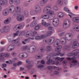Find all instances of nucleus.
Here are the masks:
<instances>
[{
	"label": "nucleus",
	"mask_w": 79,
	"mask_h": 79,
	"mask_svg": "<svg viewBox=\"0 0 79 79\" xmlns=\"http://www.w3.org/2000/svg\"><path fill=\"white\" fill-rule=\"evenodd\" d=\"M25 66L27 69H28V71L29 72L31 73V74H33V73H34V72L35 71V69H31V67H32V64H27Z\"/></svg>",
	"instance_id": "10"
},
{
	"label": "nucleus",
	"mask_w": 79,
	"mask_h": 79,
	"mask_svg": "<svg viewBox=\"0 0 79 79\" xmlns=\"http://www.w3.org/2000/svg\"><path fill=\"white\" fill-rule=\"evenodd\" d=\"M59 19L57 18L54 19L53 20V25L55 27H57L58 26Z\"/></svg>",
	"instance_id": "13"
},
{
	"label": "nucleus",
	"mask_w": 79,
	"mask_h": 79,
	"mask_svg": "<svg viewBox=\"0 0 79 79\" xmlns=\"http://www.w3.org/2000/svg\"><path fill=\"white\" fill-rule=\"evenodd\" d=\"M24 33L25 32L24 31H18L16 33L13 34L14 37H15L16 36H18V35H21V34H24Z\"/></svg>",
	"instance_id": "14"
},
{
	"label": "nucleus",
	"mask_w": 79,
	"mask_h": 79,
	"mask_svg": "<svg viewBox=\"0 0 79 79\" xmlns=\"http://www.w3.org/2000/svg\"><path fill=\"white\" fill-rule=\"evenodd\" d=\"M10 30V27L8 26L4 27L2 29L0 30L1 32H8Z\"/></svg>",
	"instance_id": "16"
},
{
	"label": "nucleus",
	"mask_w": 79,
	"mask_h": 79,
	"mask_svg": "<svg viewBox=\"0 0 79 79\" xmlns=\"http://www.w3.org/2000/svg\"><path fill=\"white\" fill-rule=\"evenodd\" d=\"M10 12L12 13H14V11H15V9H14V8H13V9H10Z\"/></svg>",
	"instance_id": "54"
},
{
	"label": "nucleus",
	"mask_w": 79,
	"mask_h": 79,
	"mask_svg": "<svg viewBox=\"0 0 79 79\" xmlns=\"http://www.w3.org/2000/svg\"><path fill=\"white\" fill-rule=\"evenodd\" d=\"M26 35L27 36V37H29V35H31L32 37H34V35H32L31 33H29V31H28L26 32Z\"/></svg>",
	"instance_id": "35"
},
{
	"label": "nucleus",
	"mask_w": 79,
	"mask_h": 79,
	"mask_svg": "<svg viewBox=\"0 0 79 79\" xmlns=\"http://www.w3.org/2000/svg\"><path fill=\"white\" fill-rule=\"evenodd\" d=\"M44 67V65H39L37 66V68H42Z\"/></svg>",
	"instance_id": "51"
},
{
	"label": "nucleus",
	"mask_w": 79,
	"mask_h": 79,
	"mask_svg": "<svg viewBox=\"0 0 79 79\" xmlns=\"http://www.w3.org/2000/svg\"><path fill=\"white\" fill-rule=\"evenodd\" d=\"M51 6H47L44 7L43 10V11H46V13L48 16H51V19H53V15H54V12L51 10Z\"/></svg>",
	"instance_id": "2"
},
{
	"label": "nucleus",
	"mask_w": 79,
	"mask_h": 79,
	"mask_svg": "<svg viewBox=\"0 0 79 79\" xmlns=\"http://www.w3.org/2000/svg\"><path fill=\"white\" fill-rule=\"evenodd\" d=\"M8 3L7 0H3L0 1V5H6Z\"/></svg>",
	"instance_id": "22"
},
{
	"label": "nucleus",
	"mask_w": 79,
	"mask_h": 79,
	"mask_svg": "<svg viewBox=\"0 0 79 79\" xmlns=\"http://www.w3.org/2000/svg\"><path fill=\"white\" fill-rule=\"evenodd\" d=\"M37 22L36 20H34L32 22L31 24V27H34L36 25H37Z\"/></svg>",
	"instance_id": "30"
},
{
	"label": "nucleus",
	"mask_w": 79,
	"mask_h": 79,
	"mask_svg": "<svg viewBox=\"0 0 79 79\" xmlns=\"http://www.w3.org/2000/svg\"><path fill=\"white\" fill-rule=\"evenodd\" d=\"M77 64V61L76 60H74L71 62V64L70 65V68L73 66H76Z\"/></svg>",
	"instance_id": "19"
},
{
	"label": "nucleus",
	"mask_w": 79,
	"mask_h": 79,
	"mask_svg": "<svg viewBox=\"0 0 79 79\" xmlns=\"http://www.w3.org/2000/svg\"><path fill=\"white\" fill-rule=\"evenodd\" d=\"M71 22L68 19L65 20L64 22L63 27L64 29H67L70 26Z\"/></svg>",
	"instance_id": "6"
},
{
	"label": "nucleus",
	"mask_w": 79,
	"mask_h": 79,
	"mask_svg": "<svg viewBox=\"0 0 79 79\" xmlns=\"http://www.w3.org/2000/svg\"><path fill=\"white\" fill-rule=\"evenodd\" d=\"M23 15L25 16L26 17L27 16H29V12L27 11H25L23 12Z\"/></svg>",
	"instance_id": "37"
},
{
	"label": "nucleus",
	"mask_w": 79,
	"mask_h": 79,
	"mask_svg": "<svg viewBox=\"0 0 79 79\" xmlns=\"http://www.w3.org/2000/svg\"><path fill=\"white\" fill-rule=\"evenodd\" d=\"M63 66H65L66 65V63H67V61L64 60L63 62Z\"/></svg>",
	"instance_id": "48"
},
{
	"label": "nucleus",
	"mask_w": 79,
	"mask_h": 79,
	"mask_svg": "<svg viewBox=\"0 0 79 79\" xmlns=\"http://www.w3.org/2000/svg\"><path fill=\"white\" fill-rule=\"evenodd\" d=\"M64 10L67 13H69V10H68V9L66 7H64Z\"/></svg>",
	"instance_id": "45"
},
{
	"label": "nucleus",
	"mask_w": 79,
	"mask_h": 79,
	"mask_svg": "<svg viewBox=\"0 0 79 79\" xmlns=\"http://www.w3.org/2000/svg\"><path fill=\"white\" fill-rule=\"evenodd\" d=\"M72 35L71 34L68 33L66 34L65 35V38H63L60 40V43L62 45H65L66 44V40L69 41L71 40L72 38Z\"/></svg>",
	"instance_id": "3"
},
{
	"label": "nucleus",
	"mask_w": 79,
	"mask_h": 79,
	"mask_svg": "<svg viewBox=\"0 0 79 79\" xmlns=\"http://www.w3.org/2000/svg\"><path fill=\"white\" fill-rule=\"evenodd\" d=\"M30 14L31 15H34L35 14V11L34 10H32Z\"/></svg>",
	"instance_id": "41"
},
{
	"label": "nucleus",
	"mask_w": 79,
	"mask_h": 79,
	"mask_svg": "<svg viewBox=\"0 0 79 79\" xmlns=\"http://www.w3.org/2000/svg\"><path fill=\"white\" fill-rule=\"evenodd\" d=\"M41 18H43V19H49V20H52V19H51L52 17L51 16H49L48 15H42L41 16Z\"/></svg>",
	"instance_id": "18"
},
{
	"label": "nucleus",
	"mask_w": 79,
	"mask_h": 79,
	"mask_svg": "<svg viewBox=\"0 0 79 79\" xmlns=\"http://www.w3.org/2000/svg\"><path fill=\"white\" fill-rule=\"evenodd\" d=\"M55 42V38H51L49 39H44L43 40V42L44 44L46 43V44H48L51 45L53 44Z\"/></svg>",
	"instance_id": "5"
},
{
	"label": "nucleus",
	"mask_w": 79,
	"mask_h": 79,
	"mask_svg": "<svg viewBox=\"0 0 79 79\" xmlns=\"http://www.w3.org/2000/svg\"><path fill=\"white\" fill-rule=\"evenodd\" d=\"M9 14V11L8 9H4L2 12V15L3 16H7Z\"/></svg>",
	"instance_id": "21"
},
{
	"label": "nucleus",
	"mask_w": 79,
	"mask_h": 79,
	"mask_svg": "<svg viewBox=\"0 0 79 79\" xmlns=\"http://www.w3.org/2000/svg\"><path fill=\"white\" fill-rule=\"evenodd\" d=\"M57 3L59 5H62L63 4V0H58L57 1Z\"/></svg>",
	"instance_id": "31"
},
{
	"label": "nucleus",
	"mask_w": 79,
	"mask_h": 79,
	"mask_svg": "<svg viewBox=\"0 0 79 79\" xmlns=\"http://www.w3.org/2000/svg\"><path fill=\"white\" fill-rule=\"evenodd\" d=\"M19 13H19L18 12H15L13 15V16L14 17H16V16H19Z\"/></svg>",
	"instance_id": "39"
},
{
	"label": "nucleus",
	"mask_w": 79,
	"mask_h": 79,
	"mask_svg": "<svg viewBox=\"0 0 79 79\" xmlns=\"http://www.w3.org/2000/svg\"><path fill=\"white\" fill-rule=\"evenodd\" d=\"M31 20L30 19H28L27 20L26 23H29L31 22Z\"/></svg>",
	"instance_id": "62"
},
{
	"label": "nucleus",
	"mask_w": 79,
	"mask_h": 79,
	"mask_svg": "<svg viewBox=\"0 0 79 79\" xmlns=\"http://www.w3.org/2000/svg\"><path fill=\"white\" fill-rule=\"evenodd\" d=\"M73 29L76 31H79V26L78 25H75L74 26Z\"/></svg>",
	"instance_id": "29"
},
{
	"label": "nucleus",
	"mask_w": 79,
	"mask_h": 79,
	"mask_svg": "<svg viewBox=\"0 0 79 79\" xmlns=\"http://www.w3.org/2000/svg\"><path fill=\"white\" fill-rule=\"evenodd\" d=\"M47 0H42L40 3L41 6H44L45 5V3H47Z\"/></svg>",
	"instance_id": "24"
},
{
	"label": "nucleus",
	"mask_w": 79,
	"mask_h": 79,
	"mask_svg": "<svg viewBox=\"0 0 79 79\" xmlns=\"http://www.w3.org/2000/svg\"><path fill=\"white\" fill-rule=\"evenodd\" d=\"M52 49V47L50 46H48L46 47V49L48 52H50Z\"/></svg>",
	"instance_id": "34"
},
{
	"label": "nucleus",
	"mask_w": 79,
	"mask_h": 79,
	"mask_svg": "<svg viewBox=\"0 0 79 79\" xmlns=\"http://www.w3.org/2000/svg\"><path fill=\"white\" fill-rule=\"evenodd\" d=\"M54 74L56 75L58 74H59V72H58V71H55L54 72Z\"/></svg>",
	"instance_id": "61"
},
{
	"label": "nucleus",
	"mask_w": 79,
	"mask_h": 79,
	"mask_svg": "<svg viewBox=\"0 0 79 79\" xmlns=\"http://www.w3.org/2000/svg\"><path fill=\"white\" fill-rule=\"evenodd\" d=\"M60 40H56L55 41L53 44V47H56L55 48V50L56 52H57V53H54L52 56L53 57L56 56H58V55H60V56H63L64 55V53L61 54V53L60 52L61 51V48H62V47H61V45L58 46Z\"/></svg>",
	"instance_id": "1"
},
{
	"label": "nucleus",
	"mask_w": 79,
	"mask_h": 79,
	"mask_svg": "<svg viewBox=\"0 0 79 79\" xmlns=\"http://www.w3.org/2000/svg\"><path fill=\"white\" fill-rule=\"evenodd\" d=\"M10 9H15V6L13 5H10L9 6Z\"/></svg>",
	"instance_id": "58"
},
{
	"label": "nucleus",
	"mask_w": 79,
	"mask_h": 79,
	"mask_svg": "<svg viewBox=\"0 0 79 79\" xmlns=\"http://www.w3.org/2000/svg\"><path fill=\"white\" fill-rule=\"evenodd\" d=\"M15 40V44H18L20 41V40L19 39Z\"/></svg>",
	"instance_id": "55"
},
{
	"label": "nucleus",
	"mask_w": 79,
	"mask_h": 79,
	"mask_svg": "<svg viewBox=\"0 0 79 79\" xmlns=\"http://www.w3.org/2000/svg\"><path fill=\"white\" fill-rule=\"evenodd\" d=\"M24 19V17L23 15H19L17 17V20L18 21H22Z\"/></svg>",
	"instance_id": "17"
},
{
	"label": "nucleus",
	"mask_w": 79,
	"mask_h": 79,
	"mask_svg": "<svg viewBox=\"0 0 79 79\" xmlns=\"http://www.w3.org/2000/svg\"><path fill=\"white\" fill-rule=\"evenodd\" d=\"M12 47H13V46L12 45H9L7 48V52H10V51H11V50H13L14 49L15 47L11 48Z\"/></svg>",
	"instance_id": "28"
},
{
	"label": "nucleus",
	"mask_w": 79,
	"mask_h": 79,
	"mask_svg": "<svg viewBox=\"0 0 79 79\" xmlns=\"http://www.w3.org/2000/svg\"><path fill=\"white\" fill-rule=\"evenodd\" d=\"M5 48L4 47L0 48V52H2L3 51H4V50H5Z\"/></svg>",
	"instance_id": "56"
},
{
	"label": "nucleus",
	"mask_w": 79,
	"mask_h": 79,
	"mask_svg": "<svg viewBox=\"0 0 79 79\" xmlns=\"http://www.w3.org/2000/svg\"><path fill=\"white\" fill-rule=\"evenodd\" d=\"M30 48H32V50H31L30 49ZM36 49V47L35 46H32L30 47V48H28L27 49V52L29 53H33L35 51V49Z\"/></svg>",
	"instance_id": "12"
},
{
	"label": "nucleus",
	"mask_w": 79,
	"mask_h": 79,
	"mask_svg": "<svg viewBox=\"0 0 79 79\" xmlns=\"http://www.w3.org/2000/svg\"><path fill=\"white\" fill-rule=\"evenodd\" d=\"M6 67V64H2V68H5Z\"/></svg>",
	"instance_id": "57"
},
{
	"label": "nucleus",
	"mask_w": 79,
	"mask_h": 79,
	"mask_svg": "<svg viewBox=\"0 0 79 79\" xmlns=\"http://www.w3.org/2000/svg\"><path fill=\"white\" fill-rule=\"evenodd\" d=\"M41 37L40 36H37L35 37V39L36 40H39V39H40Z\"/></svg>",
	"instance_id": "53"
},
{
	"label": "nucleus",
	"mask_w": 79,
	"mask_h": 79,
	"mask_svg": "<svg viewBox=\"0 0 79 79\" xmlns=\"http://www.w3.org/2000/svg\"><path fill=\"white\" fill-rule=\"evenodd\" d=\"M69 45V46H72L73 48L75 49L77 48L76 47H79V43L77 42L76 40H73L71 41Z\"/></svg>",
	"instance_id": "4"
},
{
	"label": "nucleus",
	"mask_w": 79,
	"mask_h": 79,
	"mask_svg": "<svg viewBox=\"0 0 79 79\" xmlns=\"http://www.w3.org/2000/svg\"><path fill=\"white\" fill-rule=\"evenodd\" d=\"M10 54L9 53H2L0 54V61H3L4 60L3 56L6 58L9 57Z\"/></svg>",
	"instance_id": "7"
},
{
	"label": "nucleus",
	"mask_w": 79,
	"mask_h": 79,
	"mask_svg": "<svg viewBox=\"0 0 79 79\" xmlns=\"http://www.w3.org/2000/svg\"><path fill=\"white\" fill-rule=\"evenodd\" d=\"M11 55L13 56H16L17 55V53L15 52H13L11 54Z\"/></svg>",
	"instance_id": "44"
},
{
	"label": "nucleus",
	"mask_w": 79,
	"mask_h": 79,
	"mask_svg": "<svg viewBox=\"0 0 79 79\" xmlns=\"http://www.w3.org/2000/svg\"><path fill=\"white\" fill-rule=\"evenodd\" d=\"M40 26L37 25L35 27V29L36 31H37L38 29H39L40 28Z\"/></svg>",
	"instance_id": "43"
},
{
	"label": "nucleus",
	"mask_w": 79,
	"mask_h": 79,
	"mask_svg": "<svg viewBox=\"0 0 79 79\" xmlns=\"http://www.w3.org/2000/svg\"><path fill=\"white\" fill-rule=\"evenodd\" d=\"M32 62L31 61H29V60H26V63H28V64H31V63Z\"/></svg>",
	"instance_id": "47"
},
{
	"label": "nucleus",
	"mask_w": 79,
	"mask_h": 79,
	"mask_svg": "<svg viewBox=\"0 0 79 79\" xmlns=\"http://www.w3.org/2000/svg\"><path fill=\"white\" fill-rule=\"evenodd\" d=\"M28 40H29V38L28 39H25L24 40V41H22V43L23 44L25 45L26 44V42L27 41H28Z\"/></svg>",
	"instance_id": "40"
},
{
	"label": "nucleus",
	"mask_w": 79,
	"mask_h": 79,
	"mask_svg": "<svg viewBox=\"0 0 79 79\" xmlns=\"http://www.w3.org/2000/svg\"><path fill=\"white\" fill-rule=\"evenodd\" d=\"M57 16L59 18H62L64 16V14L62 12H59L57 14Z\"/></svg>",
	"instance_id": "32"
},
{
	"label": "nucleus",
	"mask_w": 79,
	"mask_h": 79,
	"mask_svg": "<svg viewBox=\"0 0 79 79\" xmlns=\"http://www.w3.org/2000/svg\"><path fill=\"white\" fill-rule=\"evenodd\" d=\"M66 59L67 60H68L69 61H71V60H76V58L75 57H74L72 58L69 57H67L66 58Z\"/></svg>",
	"instance_id": "38"
},
{
	"label": "nucleus",
	"mask_w": 79,
	"mask_h": 79,
	"mask_svg": "<svg viewBox=\"0 0 79 79\" xmlns=\"http://www.w3.org/2000/svg\"><path fill=\"white\" fill-rule=\"evenodd\" d=\"M52 32L51 31H49L48 32L47 36H50V35L52 34Z\"/></svg>",
	"instance_id": "52"
},
{
	"label": "nucleus",
	"mask_w": 79,
	"mask_h": 79,
	"mask_svg": "<svg viewBox=\"0 0 79 79\" xmlns=\"http://www.w3.org/2000/svg\"><path fill=\"white\" fill-rule=\"evenodd\" d=\"M24 23H21L19 24L16 25L14 28V30L15 31H16L18 29H22V28H23V27H24Z\"/></svg>",
	"instance_id": "9"
},
{
	"label": "nucleus",
	"mask_w": 79,
	"mask_h": 79,
	"mask_svg": "<svg viewBox=\"0 0 79 79\" xmlns=\"http://www.w3.org/2000/svg\"><path fill=\"white\" fill-rule=\"evenodd\" d=\"M28 48L29 47L27 46H25L23 47V50H27V49H28Z\"/></svg>",
	"instance_id": "50"
},
{
	"label": "nucleus",
	"mask_w": 79,
	"mask_h": 79,
	"mask_svg": "<svg viewBox=\"0 0 79 79\" xmlns=\"http://www.w3.org/2000/svg\"><path fill=\"white\" fill-rule=\"evenodd\" d=\"M14 1L17 5H18L20 3V0H14Z\"/></svg>",
	"instance_id": "46"
},
{
	"label": "nucleus",
	"mask_w": 79,
	"mask_h": 79,
	"mask_svg": "<svg viewBox=\"0 0 79 79\" xmlns=\"http://www.w3.org/2000/svg\"><path fill=\"white\" fill-rule=\"evenodd\" d=\"M21 43H19L16 44V46L17 47H19L21 46Z\"/></svg>",
	"instance_id": "60"
},
{
	"label": "nucleus",
	"mask_w": 79,
	"mask_h": 79,
	"mask_svg": "<svg viewBox=\"0 0 79 79\" xmlns=\"http://www.w3.org/2000/svg\"><path fill=\"white\" fill-rule=\"evenodd\" d=\"M21 64H22V62L21 61H20V62H19L17 63V66H19L20 65H21Z\"/></svg>",
	"instance_id": "59"
},
{
	"label": "nucleus",
	"mask_w": 79,
	"mask_h": 79,
	"mask_svg": "<svg viewBox=\"0 0 79 79\" xmlns=\"http://www.w3.org/2000/svg\"><path fill=\"white\" fill-rule=\"evenodd\" d=\"M35 11L36 14H39L41 11V8L39 5H37L35 7Z\"/></svg>",
	"instance_id": "15"
},
{
	"label": "nucleus",
	"mask_w": 79,
	"mask_h": 79,
	"mask_svg": "<svg viewBox=\"0 0 79 79\" xmlns=\"http://www.w3.org/2000/svg\"><path fill=\"white\" fill-rule=\"evenodd\" d=\"M73 21L74 23H79V17H75L73 19Z\"/></svg>",
	"instance_id": "26"
},
{
	"label": "nucleus",
	"mask_w": 79,
	"mask_h": 79,
	"mask_svg": "<svg viewBox=\"0 0 79 79\" xmlns=\"http://www.w3.org/2000/svg\"><path fill=\"white\" fill-rule=\"evenodd\" d=\"M15 12L20 13V8H19V7H18V6L15 7Z\"/></svg>",
	"instance_id": "33"
},
{
	"label": "nucleus",
	"mask_w": 79,
	"mask_h": 79,
	"mask_svg": "<svg viewBox=\"0 0 79 79\" xmlns=\"http://www.w3.org/2000/svg\"><path fill=\"white\" fill-rule=\"evenodd\" d=\"M11 18L9 17L7 19H6L4 21V23L6 24H9V23H10L11 22Z\"/></svg>",
	"instance_id": "25"
},
{
	"label": "nucleus",
	"mask_w": 79,
	"mask_h": 79,
	"mask_svg": "<svg viewBox=\"0 0 79 79\" xmlns=\"http://www.w3.org/2000/svg\"><path fill=\"white\" fill-rule=\"evenodd\" d=\"M70 49L69 48V46L68 45H66L64 46L63 48V51H66V50H69Z\"/></svg>",
	"instance_id": "27"
},
{
	"label": "nucleus",
	"mask_w": 79,
	"mask_h": 79,
	"mask_svg": "<svg viewBox=\"0 0 79 79\" xmlns=\"http://www.w3.org/2000/svg\"><path fill=\"white\" fill-rule=\"evenodd\" d=\"M42 24L43 26H44L46 27H48V26H50L51 24L50 23H47L46 22H43L42 23Z\"/></svg>",
	"instance_id": "23"
},
{
	"label": "nucleus",
	"mask_w": 79,
	"mask_h": 79,
	"mask_svg": "<svg viewBox=\"0 0 79 79\" xmlns=\"http://www.w3.org/2000/svg\"><path fill=\"white\" fill-rule=\"evenodd\" d=\"M10 4H12L13 3V0H9Z\"/></svg>",
	"instance_id": "63"
},
{
	"label": "nucleus",
	"mask_w": 79,
	"mask_h": 79,
	"mask_svg": "<svg viewBox=\"0 0 79 79\" xmlns=\"http://www.w3.org/2000/svg\"><path fill=\"white\" fill-rule=\"evenodd\" d=\"M79 53V50L78 49H76L73 50L71 53H69L67 54V56H71L73 55L74 56H76L77 55V54Z\"/></svg>",
	"instance_id": "8"
},
{
	"label": "nucleus",
	"mask_w": 79,
	"mask_h": 79,
	"mask_svg": "<svg viewBox=\"0 0 79 79\" xmlns=\"http://www.w3.org/2000/svg\"><path fill=\"white\" fill-rule=\"evenodd\" d=\"M35 58L37 60L38 59H40L42 58V57L40 56H35Z\"/></svg>",
	"instance_id": "49"
},
{
	"label": "nucleus",
	"mask_w": 79,
	"mask_h": 79,
	"mask_svg": "<svg viewBox=\"0 0 79 79\" xmlns=\"http://www.w3.org/2000/svg\"><path fill=\"white\" fill-rule=\"evenodd\" d=\"M19 56L20 58H26L27 57V54L26 53H20L19 55Z\"/></svg>",
	"instance_id": "20"
},
{
	"label": "nucleus",
	"mask_w": 79,
	"mask_h": 79,
	"mask_svg": "<svg viewBox=\"0 0 79 79\" xmlns=\"http://www.w3.org/2000/svg\"><path fill=\"white\" fill-rule=\"evenodd\" d=\"M51 55H48V56L47 57V60L48 61L47 62V64H50L51 63H52V64L53 65V64H55V63H56V62L55 61H53L52 60H50L51 58Z\"/></svg>",
	"instance_id": "11"
},
{
	"label": "nucleus",
	"mask_w": 79,
	"mask_h": 79,
	"mask_svg": "<svg viewBox=\"0 0 79 79\" xmlns=\"http://www.w3.org/2000/svg\"><path fill=\"white\" fill-rule=\"evenodd\" d=\"M53 9L54 11H57L58 10V8L57 6H55L53 7Z\"/></svg>",
	"instance_id": "42"
},
{
	"label": "nucleus",
	"mask_w": 79,
	"mask_h": 79,
	"mask_svg": "<svg viewBox=\"0 0 79 79\" xmlns=\"http://www.w3.org/2000/svg\"><path fill=\"white\" fill-rule=\"evenodd\" d=\"M39 48L41 53L44 52V50H45V47H44V46H42L40 47Z\"/></svg>",
	"instance_id": "36"
},
{
	"label": "nucleus",
	"mask_w": 79,
	"mask_h": 79,
	"mask_svg": "<svg viewBox=\"0 0 79 79\" xmlns=\"http://www.w3.org/2000/svg\"><path fill=\"white\" fill-rule=\"evenodd\" d=\"M48 30H53V27H49L48 28Z\"/></svg>",
	"instance_id": "64"
}]
</instances>
